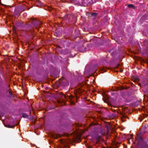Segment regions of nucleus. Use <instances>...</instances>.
I'll return each mask as SVG.
<instances>
[{"mask_svg":"<svg viewBox=\"0 0 148 148\" xmlns=\"http://www.w3.org/2000/svg\"><path fill=\"white\" fill-rule=\"evenodd\" d=\"M32 21L31 23L35 27L36 29H37V27L40 26L41 24L40 22L38 20L34 18L32 19Z\"/></svg>","mask_w":148,"mask_h":148,"instance_id":"obj_1","label":"nucleus"},{"mask_svg":"<svg viewBox=\"0 0 148 148\" xmlns=\"http://www.w3.org/2000/svg\"><path fill=\"white\" fill-rule=\"evenodd\" d=\"M136 139L138 143H141L143 141V139L140 134H137Z\"/></svg>","mask_w":148,"mask_h":148,"instance_id":"obj_2","label":"nucleus"},{"mask_svg":"<svg viewBox=\"0 0 148 148\" xmlns=\"http://www.w3.org/2000/svg\"><path fill=\"white\" fill-rule=\"evenodd\" d=\"M97 15V14L96 13H94V12L91 13H90L89 14V16H90V17H91V16L93 17L94 18H95L96 16Z\"/></svg>","mask_w":148,"mask_h":148,"instance_id":"obj_3","label":"nucleus"},{"mask_svg":"<svg viewBox=\"0 0 148 148\" xmlns=\"http://www.w3.org/2000/svg\"><path fill=\"white\" fill-rule=\"evenodd\" d=\"M127 7L129 8H133V9H135L136 7L135 6L132 4H129L127 5Z\"/></svg>","mask_w":148,"mask_h":148,"instance_id":"obj_4","label":"nucleus"},{"mask_svg":"<svg viewBox=\"0 0 148 148\" xmlns=\"http://www.w3.org/2000/svg\"><path fill=\"white\" fill-rule=\"evenodd\" d=\"M107 69V68L103 66V67H101L100 68V70H101V71H102L103 72H104L106 71V70Z\"/></svg>","mask_w":148,"mask_h":148,"instance_id":"obj_5","label":"nucleus"},{"mask_svg":"<svg viewBox=\"0 0 148 148\" xmlns=\"http://www.w3.org/2000/svg\"><path fill=\"white\" fill-rule=\"evenodd\" d=\"M22 116L23 118H27L28 117V116L26 113H23Z\"/></svg>","mask_w":148,"mask_h":148,"instance_id":"obj_6","label":"nucleus"},{"mask_svg":"<svg viewBox=\"0 0 148 148\" xmlns=\"http://www.w3.org/2000/svg\"><path fill=\"white\" fill-rule=\"evenodd\" d=\"M16 26L19 27H23L22 24L19 22L16 23Z\"/></svg>","mask_w":148,"mask_h":148,"instance_id":"obj_7","label":"nucleus"},{"mask_svg":"<svg viewBox=\"0 0 148 148\" xmlns=\"http://www.w3.org/2000/svg\"><path fill=\"white\" fill-rule=\"evenodd\" d=\"M5 126L9 128H12L13 127H14V125H12L11 126L9 125H7Z\"/></svg>","mask_w":148,"mask_h":148,"instance_id":"obj_8","label":"nucleus"},{"mask_svg":"<svg viewBox=\"0 0 148 148\" xmlns=\"http://www.w3.org/2000/svg\"><path fill=\"white\" fill-rule=\"evenodd\" d=\"M119 65H117L115 67L116 68V69H117L118 68H119Z\"/></svg>","mask_w":148,"mask_h":148,"instance_id":"obj_9","label":"nucleus"},{"mask_svg":"<svg viewBox=\"0 0 148 148\" xmlns=\"http://www.w3.org/2000/svg\"><path fill=\"white\" fill-rule=\"evenodd\" d=\"M13 30L14 32H15V28L14 27H13Z\"/></svg>","mask_w":148,"mask_h":148,"instance_id":"obj_10","label":"nucleus"},{"mask_svg":"<svg viewBox=\"0 0 148 148\" xmlns=\"http://www.w3.org/2000/svg\"><path fill=\"white\" fill-rule=\"evenodd\" d=\"M9 94H10V95H12V92H9Z\"/></svg>","mask_w":148,"mask_h":148,"instance_id":"obj_11","label":"nucleus"},{"mask_svg":"<svg viewBox=\"0 0 148 148\" xmlns=\"http://www.w3.org/2000/svg\"><path fill=\"white\" fill-rule=\"evenodd\" d=\"M27 27H30V25L29 24H28V25H27Z\"/></svg>","mask_w":148,"mask_h":148,"instance_id":"obj_12","label":"nucleus"},{"mask_svg":"<svg viewBox=\"0 0 148 148\" xmlns=\"http://www.w3.org/2000/svg\"><path fill=\"white\" fill-rule=\"evenodd\" d=\"M69 16V15H67L66 16H65V17H64V18H66V17H68Z\"/></svg>","mask_w":148,"mask_h":148,"instance_id":"obj_13","label":"nucleus"},{"mask_svg":"<svg viewBox=\"0 0 148 148\" xmlns=\"http://www.w3.org/2000/svg\"><path fill=\"white\" fill-rule=\"evenodd\" d=\"M120 71L122 73L123 72V70L121 69L120 70Z\"/></svg>","mask_w":148,"mask_h":148,"instance_id":"obj_14","label":"nucleus"},{"mask_svg":"<svg viewBox=\"0 0 148 148\" xmlns=\"http://www.w3.org/2000/svg\"><path fill=\"white\" fill-rule=\"evenodd\" d=\"M84 48L85 49H84V51H86V49H86V47H84Z\"/></svg>","mask_w":148,"mask_h":148,"instance_id":"obj_15","label":"nucleus"},{"mask_svg":"<svg viewBox=\"0 0 148 148\" xmlns=\"http://www.w3.org/2000/svg\"><path fill=\"white\" fill-rule=\"evenodd\" d=\"M128 143H129V144H130V142L129 141H128Z\"/></svg>","mask_w":148,"mask_h":148,"instance_id":"obj_16","label":"nucleus"},{"mask_svg":"<svg viewBox=\"0 0 148 148\" xmlns=\"http://www.w3.org/2000/svg\"><path fill=\"white\" fill-rule=\"evenodd\" d=\"M91 41H92V40H90V42H91Z\"/></svg>","mask_w":148,"mask_h":148,"instance_id":"obj_17","label":"nucleus"},{"mask_svg":"<svg viewBox=\"0 0 148 148\" xmlns=\"http://www.w3.org/2000/svg\"><path fill=\"white\" fill-rule=\"evenodd\" d=\"M56 138H57V137H56Z\"/></svg>","mask_w":148,"mask_h":148,"instance_id":"obj_18","label":"nucleus"}]
</instances>
